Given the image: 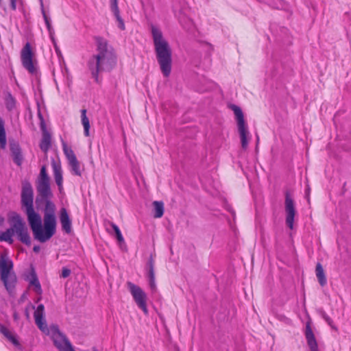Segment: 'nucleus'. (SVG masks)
I'll list each match as a JSON object with an SVG mask.
<instances>
[{"mask_svg": "<svg viewBox=\"0 0 351 351\" xmlns=\"http://www.w3.org/2000/svg\"><path fill=\"white\" fill-rule=\"evenodd\" d=\"M38 196L36 205L38 208L43 206V225L40 215L34 208V192L29 182L23 184L21 204L25 208L27 221L35 240L40 243L49 241L56 232V204L51 201L53 195L50 188V178L45 166L40 169L36 184Z\"/></svg>", "mask_w": 351, "mask_h": 351, "instance_id": "1", "label": "nucleus"}, {"mask_svg": "<svg viewBox=\"0 0 351 351\" xmlns=\"http://www.w3.org/2000/svg\"><path fill=\"white\" fill-rule=\"evenodd\" d=\"M96 53L91 56L86 65L92 78L97 84L101 79L99 74L103 72H110L117 64V56L113 47L108 40L101 36H95Z\"/></svg>", "mask_w": 351, "mask_h": 351, "instance_id": "2", "label": "nucleus"}, {"mask_svg": "<svg viewBox=\"0 0 351 351\" xmlns=\"http://www.w3.org/2000/svg\"><path fill=\"white\" fill-rule=\"evenodd\" d=\"M156 58L164 77L170 75L172 69V51L168 42L164 38L162 31L156 26L151 25Z\"/></svg>", "mask_w": 351, "mask_h": 351, "instance_id": "3", "label": "nucleus"}, {"mask_svg": "<svg viewBox=\"0 0 351 351\" xmlns=\"http://www.w3.org/2000/svg\"><path fill=\"white\" fill-rule=\"evenodd\" d=\"M0 280L9 293L15 288L16 276L13 271V262L7 254H1L0 256Z\"/></svg>", "mask_w": 351, "mask_h": 351, "instance_id": "4", "label": "nucleus"}, {"mask_svg": "<svg viewBox=\"0 0 351 351\" xmlns=\"http://www.w3.org/2000/svg\"><path fill=\"white\" fill-rule=\"evenodd\" d=\"M230 108L234 112L237 121L238 132L240 136L241 147L243 149H246L248 147L250 133L244 119L243 112L240 107L234 104H231Z\"/></svg>", "mask_w": 351, "mask_h": 351, "instance_id": "5", "label": "nucleus"}, {"mask_svg": "<svg viewBox=\"0 0 351 351\" xmlns=\"http://www.w3.org/2000/svg\"><path fill=\"white\" fill-rule=\"evenodd\" d=\"M9 221L13 222L14 232L16 234L18 239L25 245L29 246L32 243L31 237L25 223L19 214L14 213L10 217Z\"/></svg>", "mask_w": 351, "mask_h": 351, "instance_id": "6", "label": "nucleus"}, {"mask_svg": "<svg viewBox=\"0 0 351 351\" xmlns=\"http://www.w3.org/2000/svg\"><path fill=\"white\" fill-rule=\"evenodd\" d=\"M128 287L138 307L147 315L148 313V309L147 307L146 293L140 287L130 282H128Z\"/></svg>", "mask_w": 351, "mask_h": 351, "instance_id": "7", "label": "nucleus"}, {"mask_svg": "<svg viewBox=\"0 0 351 351\" xmlns=\"http://www.w3.org/2000/svg\"><path fill=\"white\" fill-rule=\"evenodd\" d=\"M285 208L286 212V223L290 229H293L296 210L295 204L290 192H285Z\"/></svg>", "mask_w": 351, "mask_h": 351, "instance_id": "8", "label": "nucleus"}, {"mask_svg": "<svg viewBox=\"0 0 351 351\" xmlns=\"http://www.w3.org/2000/svg\"><path fill=\"white\" fill-rule=\"evenodd\" d=\"M33 52L29 43H27L21 50V62L23 67L30 73L36 72V68L33 64Z\"/></svg>", "mask_w": 351, "mask_h": 351, "instance_id": "9", "label": "nucleus"}, {"mask_svg": "<svg viewBox=\"0 0 351 351\" xmlns=\"http://www.w3.org/2000/svg\"><path fill=\"white\" fill-rule=\"evenodd\" d=\"M54 346L60 351H75L66 337L58 330L53 337Z\"/></svg>", "mask_w": 351, "mask_h": 351, "instance_id": "10", "label": "nucleus"}, {"mask_svg": "<svg viewBox=\"0 0 351 351\" xmlns=\"http://www.w3.org/2000/svg\"><path fill=\"white\" fill-rule=\"evenodd\" d=\"M38 117L41 120V128L43 130V136L40 143V148L43 152L46 153L51 147V135L45 129L44 119L40 112H38Z\"/></svg>", "mask_w": 351, "mask_h": 351, "instance_id": "11", "label": "nucleus"}, {"mask_svg": "<svg viewBox=\"0 0 351 351\" xmlns=\"http://www.w3.org/2000/svg\"><path fill=\"white\" fill-rule=\"evenodd\" d=\"M60 221L62 230L66 234L71 233L72 230V222L65 208H62L60 210Z\"/></svg>", "mask_w": 351, "mask_h": 351, "instance_id": "12", "label": "nucleus"}, {"mask_svg": "<svg viewBox=\"0 0 351 351\" xmlns=\"http://www.w3.org/2000/svg\"><path fill=\"white\" fill-rule=\"evenodd\" d=\"M25 280L29 282V286L34 287V291L37 294L42 293V288L40 283L38 280L36 273L33 267L31 268L30 271L26 275Z\"/></svg>", "mask_w": 351, "mask_h": 351, "instance_id": "13", "label": "nucleus"}, {"mask_svg": "<svg viewBox=\"0 0 351 351\" xmlns=\"http://www.w3.org/2000/svg\"><path fill=\"white\" fill-rule=\"evenodd\" d=\"M305 337L310 351H318L317 342L309 322H307L306 324Z\"/></svg>", "mask_w": 351, "mask_h": 351, "instance_id": "14", "label": "nucleus"}, {"mask_svg": "<svg viewBox=\"0 0 351 351\" xmlns=\"http://www.w3.org/2000/svg\"><path fill=\"white\" fill-rule=\"evenodd\" d=\"M147 277L149 280V285L152 291H155L156 285L155 282V272H154V261L151 256L147 263Z\"/></svg>", "mask_w": 351, "mask_h": 351, "instance_id": "15", "label": "nucleus"}, {"mask_svg": "<svg viewBox=\"0 0 351 351\" xmlns=\"http://www.w3.org/2000/svg\"><path fill=\"white\" fill-rule=\"evenodd\" d=\"M53 166V175H54V179L56 181V183L58 186L59 190L61 191L62 189V182H63V178H62V169L60 165H57L55 162L52 164Z\"/></svg>", "mask_w": 351, "mask_h": 351, "instance_id": "16", "label": "nucleus"}, {"mask_svg": "<svg viewBox=\"0 0 351 351\" xmlns=\"http://www.w3.org/2000/svg\"><path fill=\"white\" fill-rule=\"evenodd\" d=\"M43 19L45 20V25L47 26V30L49 32V36H50V38L51 39L53 43V45L56 48V50L58 51V47H57V45H56V40H55V38H54V30L51 26V22H50V19L48 17V16L47 15L45 11V9H43Z\"/></svg>", "mask_w": 351, "mask_h": 351, "instance_id": "17", "label": "nucleus"}, {"mask_svg": "<svg viewBox=\"0 0 351 351\" xmlns=\"http://www.w3.org/2000/svg\"><path fill=\"white\" fill-rule=\"evenodd\" d=\"M315 274L319 285L322 287L325 286L327 282L326 277L323 267L320 263H317L316 265Z\"/></svg>", "mask_w": 351, "mask_h": 351, "instance_id": "18", "label": "nucleus"}, {"mask_svg": "<svg viewBox=\"0 0 351 351\" xmlns=\"http://www.w3.org/2000/svg\"><path fill=\"white\" fill-rule=\"evenodd\" d=\"M10 150L13 156L14 163L20 166L23 160V156L21 154V149L18 145H12Z\"/></svg>", "mask_w": 351, "mask_h": 351, "instance_id": "19", "label": "nucleus"}, {"mask_svg": "<svg viewBox=\"0 0 351 351\" xmlns=\"http://www.w3.org/2000/svg\"><path fill=\"white\" fill-rule=\"evenodd\" d=\"M10 223V228L7 229L4 232H3L0 236L1 241H5L8 242L9 243H13L12 237L14 234L13 222L12 221H9Z\"/></svg>", "mask_w": 351, "mask_h": 351, "instance_id": "20", "label": "nucleus"}, {"mask_svg": "<svg viewBox=\"0 0 351 351\" xmlns=\"http://www.w3.org/2000/svg\"><path fill=\"white\" fill-rule=\"evenodd\" d=\"M81 119H82V124L84 126V132L86 136H89V129H90V122L89 119L86 116V110L82 109L81 110Z\"/></svg>", "mask_w": 351, "mask_h": 351, "instance_id": "21", "label": "nucleus"}, {"mask_svg": "<svg viewBox=\"0 0 351 351\" xmlns=\"http://www.w3.org/2000/svg\"><path fill=\"white\" fill-rule=\"evenodd\" d=\"M154 216L155 218H160L164 214V204L162 202L154 201L153 202Z\"/></svg>", "mask_w": 351, "mask_h": 351, "instance_id": "22", "label": "nucleus"}, {"mask_svg": "<svg viewBox=\"0 0 351 351\" xmlns=\"http://www.w3.org/2000/svg\"><path fill=\"white\" fill-rule=\"evenodd\" d=\"M6 145V134L5 130V123L3 119L0 117V148H5Z\"/></svg>", "mask_w": 351, "mask_h": 351, "instance_id": "23", "label": "nucleus"}, {"mask_svg": "<svg viewBox=\"0 0 351 351\" xmlns=\"http://www.w3.org/2000/svg\"><path fill=\"white\" fill-rule=\"evenodd\" d=\"M0 332L13 344L18 345L19 341L9 331V330L3 325H0Z\"/></svg>", "mask_w": 351, "mask_h": 351, "instance_id": "24", "label": "nucleus"}, {"mask_svg": "<svg viewBox=\"0 0 351 351\" xmlns=\"http://www.w3.org/2000/svg\"><path fill=\"white\" fill-rule=\"evenodd\" d=\"M110 9H111V11L113 12L114 16H115V18L118 22L119 28L121 30H124L125 29V27L124 21L120 16V12H119V7L112 8Z\"/></svg>", "mask_w": 351, "mask_h": 351, "instance_id": "25", "label": "nucleus"}, {"mask_svg": "<svg viewBox=\"0 0 351 351\" xmlns=\"http://www.w3.org/2000/svg\"><path fill=\"white\" fill-rule=\"evenodd\" d=\"M73 174L80 176L82 175L80 165L77 158L69 162Z\"/></svg>", "mask_w": 351, "mask_h": 351, "instance_id": "26", "label": "nucleus"}, {"mask_svg": "<svg viewBox=\"0 0 351 351\" xmlns=\"http://www.w3.org/2000/svg\"><path fill=\"white\" fill-rule=\"evenodd\" d=\"M62 149L64 155L66 156L68 162L76 158L75 154L71 147H69L66 143L62 141Z\"/></svg>", "mask_w": 351, "mask_h": 351, "instance_id": "27", "label": "nucleus"}, {"mask_svg": "<svg viewBox=\"0 0 351 351\" xmlns=\"http://www.w3.org/2000/svg\"><path fill=\"white\" fill-rule=\"evenodd\" d=\"M35 323L38 328L43 332H48V328L45 318H36Z\"/></svg>", "mask_w": 351, "mask_h": 351, "instance_id": "28", "label": "nucleus"}, {"mask_svg": "<svg viewBox=\"0 0 351 351\" xmlns=\"http://www.w3.org/2000/svg\"><path fill=\"white\" fill-rule=\"evenodd\" d=\"M45 306L43 304H39L37 306L36 310L34 312V318H43L44 317Z\"/></svg>", "mask_w": 351, "mask_h": 351, "instance_id": "29", "label": "nucleus"}, {"mask_svg": "<svg viewBox=\"0 0 351 351\" xmlns=\"http://www.w3.org/2000/svg\"><path fill=\"white\" fill-rule=\"evenodd\" d=\"M15 107V99L14 98L9 94L6 99V108L8 110H11Z\"/></svg>", "mask_w": 351, "mask_h": 351, "instance_id": "30", "label": "nucleus"}, {"mask_svg": "<svg viewBox=\"0 0 351 351\" xmlns=\"http://www.w3.org/2000/svg\"><path fill=\"white\" fill-rule=\"evenodd\" d=\"M322 317L328 323V324L329 326H330L332 328H335V330H337V328H335L332 325V323H333L332 319L326 313L324 312L322 313Z\"/></svg>", "mask_w": 351, "mask_h": 351, "instance_id": "31", "label": "nucleus"}, {"mask_svg": "<svg viewBox=\"0 0 351 351\" xmlns=\"http://www.w3.org/2000/svg\"><path fill=\"white\" fill-rule=\"evenodd\" d=\"M10 8L12 10H16V4L19 3L21 6L23 5V0H10Z\"/></svg>", "mask_w": 351, "mask_h": 351, "instance_id": "32", "label": "nucleus"}, {"mask_svg": "<svg viewBox=\"0 0 351 351\" xmlns=\"http://www.w3.org/2000/svg\"><path fill=\"white\" fill-rule=\"evenodd\" d=\"M71 273V271L70 269L66 268V267H63L62 269L61 277L63 278H66L70 276Z\"/></svg>", "mask_w": 351, "mask_h": 351, "instance_id": "33", "label": "nucleus"}, {"mask_svg": "<svg viewBox=\"0 0 351 351\" xmlns=\"http://www.w3.org/2000/svg\"><path fill=\"white\" fill-rule=\"evenodd\" d=\"M115 234H116L117 239L119 243L124 242V239H123V237L122 236L121 230L117 231V232H116Z\"/></svg>", "mask_w": 351, "mask_h": 351, "instance_id": "34", "label": "nucleus"}, {"mask_svg": "<svg viewBox=\"0 0 351 351\" xmlns=\"http://www.w3.org/2000/svg\"><path fill=\"white\" fill-rule=\"evenodd\" d=\"M110 8L118 7V0H110Z\"/></svg>", "mask_w": 351, "mask_h": 351, "instance_id": "35", "label": "nucleus"}, {"mask_svg": "<svg viewBox=\"0 0 351 351\" xmlns=\"http://www.w3.org/2000/svg\"><path fill=\"white\" fill-rule=\"evenodd\" d=\"M110 226L112 228V229L114 230L115 233L117 232V231L120 230L119 227L113 222H110Z\"/></svg>", "mask_w": 351, "mask_h": 351, "instance_id": "36", "label": "nucleus"}, {"mask_svg": "<svg viewBox=\"0 0 351 351\" xmlns=\"http://www.w3.org/2000/svg\"><path fill=\"white\" fill-rule=\"evenodd\" d=\"M40 250V247L39 245H35L33 247V251L35 252V253H38Z\"/></svg>", "mask_w": 351, "mask_h": 351, "instance_id": "37", "label": "nucleus"}, {"mask_svg": "<svg viewBox=\"0 0 351 351\" xmlns=\"http://www.w3.org/2000/svg\"><path fill=\"white\" fill-rule=\"evenodd\" d=\"M39 1H40V3L41 12H43V9H44L43 1V0H39Z\"/></svg>", "mask_w": 351, "mask_h": 351, "instance_id": "38", "label": "nucleus"}, {"mask_svg": "<svg viewBox=\"0 0 351 351\" xmlns=\"http://www.w3.org/2000/svg\"><path fill=\"white\" fill-rule=\"evenodd\" d=\"M13 317H14V319H18V315H17V313H14Z\"/></svg>", "mask_w": 351, "mask_h": 351, "instance_id": "39", "label": "nucleus"}, {"mask_svg": "<svg viewBox=\"0 0 351 351\" xmlns=\"http://www.w3.org/2000/svg\"><path fill=\"white\" fill-rule=\"evenodd\" d=\"M25 315L27 318L29 317V312L27 309L25 310Z\"/></svg>", "mask_w": 351, "mask_h": 351, "instance_id": "40", "label": "nucleus"}, {"mask_svg": "<svg viewBox=\"0 0 351 351\" xmlns=\"http://www.w3.org/2000/svg\"><path fill=\"white\" fill-rule=\"evenodd\" d=\"M92 351H97V350L95 348H93Z\"/></svg>", "mask_w": 351, "mask_h": 351, "instance_id": "41", "label": "nucleus"}]
</instances>
